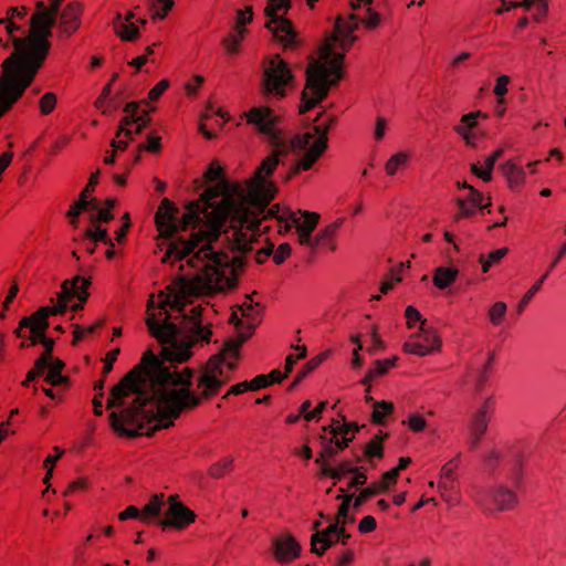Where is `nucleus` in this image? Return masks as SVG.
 <instances>
[{
    "label": "nucleus",
    "mask_w": 566,
    "mask_h": 566,
    "mask_svg": "<svg viewBox=\"0 0 566 566\" xmlns=\"http://www.w3.org/2000/svg\"><path fill=\"white\" fill-rule=\"evenodd\" d=\"M294 75L289 64L275 55L263 71L261 91L265 98L282 99L286 96L287 87L292 86Z\"/></svg>",
    "instance_id": "obj_7"
},
{
    "label": "nucleus",
    "mask_w": 566,
    "mask_h": 566,
    "mask_svg": "<svg viewBox=\"0 0 566 566\" xmlns=\"http://www.w3.org/2000/svg\"><path fill=\"white\" fill-rule=\"evenodd\" d=\"M495 359L494 352L489 353L488 360L484 364V366L478 371L476 376V387L479 390L483 388V386L486 384L489 378V373L492 369L493 363Z\"/></svg>",
    "instance_id": "obj_41"
},
{
    "label": "nucleus",
    "mask_w": 566,
    "mask_h": 566,
    "mask_svg": "<svg viewBox=\"0 0 566 566\" xmlns=\"http://www.w3.org/2000/svg\"><path fill=\"white\" fill-rule=\"evenodd\" d=\"M22 93L0 81V117L8 112L21 97Z\"/></svg>",
    "instance_id": "obj_23"
},
{
    "label": "nucleus",
    "mask_w": 566,
    "mask_h": 566,
    "mask_svg": "<svg viewBox=\"0 0 566 566\" xmlns=\"http://www.w3.org/2000/svg\"><path fill=\"white\" fill-rule=\"evenodd\" d=\"M49 327V321H44L42 318H38L35 325L31 329L30 336V345H36L38 343H43L46 338L45 331Z\"/></svg>",
    "instance_id": "obj_37"
},
{
    "label": "nucleus",
    "mask_w": 566,
    "mask_h": 566,
    "mask_svg": "<svg viewBox=\"0 0 566 566\" xmlns=\"http://www.w3.org/2000/svg\"><path fill=\"white\" fill-rule=\"evenodd\" d=\"M387 486L384 483H374L366 489L361 490L359 495L355 499L353 503V509L358 511L360 506L367 501L369 497L379 494L380 492H386Z\"/></svg>",
    "instance_id": "obj_29"
},
{
    "label": "nucleus",
    "mask_w": 566,
    "mask_h": 566,
    "mask_svg": "<svg viewBox=\"0 0 566 566\" xmlns=\"http://www.w3.org/2000/svg\"><path fill=\"white\" fill-rule=\"evenodd\" d=\"M245 34L244 29H238L233 32L229 33L226 38L222 39V45L229 54H235L239 51V45L241 40Z\"/></svg>",
    "instance_id": "obj_32"
},
{
    "label": "nucleus",
    "mask_w": 566,
    "mask_h": 566,
    "mask_svg": "<svg viewBox=\"0 0 566 566\" xmlns=\"http://www.w3.org/2000/svg\"><path fill=\"white\" fill-rule=\"evenodd\" d=\"M343 222L344 219H337L324 229H321L315 237H312V243H308L307 247L311 249L327 247L331 251H335L336 244L334 243V237Z\"/></svg>",
    "instance_id": "obj_19"
},
{
    "label": "nucleus",
    "mask_w": 566,
    "mask_h": 566,
    "mask_svg": "<svg viewBox=\"0 0 566 566\" xmlns=\"http://www.w3.org/2000/svg\"><path fill=\"white\" fill-rule=\"evenodd\" d=\"M28 15V8L10 7L6 17L0 18V28H3L4 36H0V44L4 49L11 48L9 56L1 64L0 81L20 93L32 84L36 74L43 66L48 55H35L32 15L29 19V28L25 29L19 22Z\"/></svg>",
    "instance_id": "obj_4"
},
{
    "label": "nucleus",
    "mask_w": 566,
    "mask_h": 566,
    "mask_svg": "<svg viewBox=\"0 0 566 566\" xmlns=\"http://www.w3.org/2000/svg\"><path fill=\"white\" fill-rule=\"evenodd\" d=\"M221 177H222V169L218 165V161L214 160L209 165V167L205 174V178L207 181L213 182V181L219 180Z\"/></svg>",
    "instance_id": "obj_55"
},
{
    "label": "nucleus",
    "mask_w": 566,
    "mask_h": 566,
    "mask_svg": "<svg viewBox=\"0 0 566 566\" xmlns=\"http://www.w3.org/2000/svg\"><path fill=\"white\" fill-rule=\"evenodd\" d=\"M298 212L301 216L286 209L281 220L284 221V232H289L292 227H295L300 244L307 247L308 243H312V233L318 223L319 214L306 210Z\"/></svg>",
    "instance_id": "obj_10"
},
{
    "label": "nucleus",
    "mask_w": 566,
    "mask_h": 566,
    "mask_svg": "<svg viewBox=\"0 0 566 566\" xmlns=\"http://www.w3.org/2000/svg\"><path fill=\"white\" fill-rule=\"evenodd\" d=\"M245 116L274 148L248 186L237 187L217 205L211 199L218 197L219 191L209 188L201 200L187 206L181 217L179 209L165 198L155 216L158 231L170 241L163 262L175 255L180 261L187 259V266L192 270L179 279L178 286L170 285L167 293L159 292L157 312L153 296L147 303V328L163 345L164 360L170 363L186 361L191 356V346L200 340L208 343L211 336V331L202 324L201 307L185 312V296L233 289L238 271L244 265L243 255L254 249L262 235L263 219H276L280 232H284L281 217L287 208L281 210L279 205L269 208L276 187L265 176L272 175L280 157L290 151L303 153V156L286 179L311 169L326 150L327 134L335 122L329 117L311 130L292 136L279 126L280 117L269 107H253Z\"/></svg>",
    "instance_id": "obj_1"
},
{
    "label": "nucleus",
    "mask_w": 566,
    "mask_h": 566,
    "mask_svg": "<svg viewBox=\"0 0 566 566\" xmlns=\"http://www.w3.org/2000/svg\"><path fill=\"white\" fill-rule=\"evenodd\" d=\"M150 120L149 116H142L136 118V122H134L129 128L133 130L132 137H128V139L134 140V136L140 134L148 125ZM125 137V135H123ZM127 138V136H126Z\"/></svg>",
    "instance_id": "obj_54"
},
{
    "label": "nucleus",
    "mask_w": 566,
    "mask_h": 566,
    "mask_svg": "<svg viewBox=\"0 0 566 566\" xmlns=\"http://www.w3.org/2000/svg\"><path fill=\"white\" fill-rule=\"evenodd\" d=\"M535 3L537 6L536 12L534 13V19L539 21L546 15L548 11L547 0H523V7L527 10H530Z\"/></svg>",
    "instance_id": "obj_42"
},
{
    "label": "nucleus",
    "mask_w": 566,
    "mask_h": 566,
    "mask_svg": "<svg viewBox=\"0 0 566 566\" xmlns=\"http://www.w3.org/2000/svg\"><path fill=\"white\" fill-rule=\"evenodd\" d=\"M253 11L252 7H247L245 10L237 11V25L234 30L243 29L242 27L252 21Z\"/></svg>",
    "instance_id": "obj_53"
},
{
    "label": "nucleus",
    "mask_w": 566,
    "mask_h": 566,
    "mask_svg": "<svg viewBox=\"0 0 566 566\" xmlns=\"http://www.w3.org/2000/svg\"><path fill=\"white\" fill-rule=\"evenodd\" d=\"M397 357L391 359L375 360L374 368H370L361 380V384L366 386V391H370V382L379 376H384L392 368L397 361Z\"/></svg>",
    "instance_id": "obj_20"
},
{
    "label": "nucleus",
    "mask_w": 566,
    "mask_h": 566,
    "mask_svg": "<svg viewBox=\"0 0 566 566\" xmlns=\"http://www.w3.org/2000/svg\"><path fill=\"white\" fill-rule=\"evenodd\" d=\"M455 202L460 209L459 213H457L454 216V219L455 220H460L462 218H472L474 217L475 214V210L470 207L469 205H467V200H464L463 198H457L455 199Z\"/></svg>",
    "instance_id": "obj_51"
},
{
    "label": "nucleus",
    "mask_w": 566,
    "mask_h": 566,
    "mask_svg": "<svg viewBox=\"0 0 566 566\" xmlns=\"http://www.w3.org/2000/svg\"><path fill=\"white\" fill-rule=\"evenodd\" d=\"M232 464H233V458H231V457L226 458L224 460L212 464L209 469V474L212 478L219 479L224 474L226 470H230L232 468Z\"/></svg>",
    "instance_id": "obj_45"
},
{
    "label": "nucleus",
    "mask_w": 566,
    "mask_h": 566,
    "mask_svg": "<svg viewBox=\"0 0 566 566\" xmlns=\"http://www.w3.org/2000/svg\"><path fill=\"white\" fill-rule=\"evenodd\" d=\"M366 11L368 17L365 19H360L355 13H350L348 20L338 15L333 32L325 38L319 48L318 56L310 57L305 72V87L301 96V114H305L323 102L327 97L329 90L342 80L345 55L335 51L336 44L344 51H348L353 43L357 41L354 32L358 29L359 21L368 29L379 25V13L369 7Z\"/></svg>",
    "instance_id": "obj_3"
},
{
    "label": "nucleus",
    "mask_w": 566,
    "mask_h": 566,
    "mask_svg": "<svg viewBox=\"0 0 566 566\" xmlns=\"http://www.w3.org/2000/svg\"><path fill=\"white\" fill-rule=\"evenodd\" d=\"M289 8V0H269L265 8L268 18L265 27L285 49H295L298 44L297 33L292 22L277 13L280 10H287Z\"/></svg>",
    "instance_id": "obj_9"
},
{
    "label": "nucleus",
    "mask_w": 566,
    "mask_h": 566,
    "mask_svg": "<svg viewBox=\"0 0 566 566\" xmlns=\"http://www.w3.org/2000/svg\"><path fill=\"white\" fill-rule=\"evenodd\" d=\"M95 213L90 216V222L92 226H95L99 222L108 223L114 219V216L108 209L99 208V203L97 202V209H92Z\"/></svg>",
    "instance_id": "obj_44"
},
{
    "label": "nucleus",
    "mask_w": 566,
    "mask_h": 566,
    "mask_svg": "<svg viewBox=\"0 0 566 566\" xmlns=\"http://www.w3.org/2000/svg\"><path fill=\"white\" fill-rule=\"evenodd\" d=\"M328 356V352L321 353L311 360H308L303 368L298 371L301 374V377H306L310 375L313 370H315Z\"/></svg>",
    "instance_id": "obj_46"
},
{
    "label": "nucleus",
    "mask_w": 566,
    "mask_h": 566,
    "mask_svg": "<svg viewBox=\"0 0 566 566\" xmlns=\"http://www.w3.org/2000/svg\"><path fill=\"white\" fill-rule=\"evenodd\" d=\"M120 350L119 348H115L107 353L106 358L104 360V367H103V374L107 375L113 370V364L117 359V356L119 355Z\"/></svg>",
    "instance_id": "obj_61"
},
{
    "label": "nucleus",
    "mask_w": 566,
    "mask_h": 566,
    "mask_svg": "<svg viewBox=\"0 0 566 566\" xmlns=\"http://www.w3.org/2000/svg\"><path fill=\"white\" fill-rule=\"evenodd\" d=\"M376 520L371 515H367L360 520L358 530L360 533H369L376 528Z\"/></svg>",
    "instance_id": "obj_64"
},
{
    "label": "nucleus",
    "mask_w": 566,
    "mask_h": 566,
    "mask_svg": "<svg viewBox=\"0 0 566 566\" xmlns=\"http://www.w3.org/2000/svg\"><path fill=\"white\" fill-rule=\"evenodd\" d=\"M135 14L134 12H128L123 19L122 13H117L113 21L114 32L123 40V41H135L139 36V27L136 22H134Z\"/></svg>",
    "instance_id": "obj_16"
},
{
    "label": "nucleus",
    "mask_w": 566,
    "mask_h": 566,
    "mask_svg": "<svg viewBox=\"0 0 566 566\" xmlns=\"http://www.w3.org/2000/svg\"><path fill=\"white\" fill-rule=\"evenodd\" d=\"M352 474H354V476L348 483L349 488L357 489L366 483L367 475L363 467L357 468Z\"/></svg>",
    "instance_id": "obj_56"
},
{
    "label": "nucleus",
    "mask_w": 566,
    "mask_h": 566,
    "mask_svg": "<svg viewBox=\"0 0 566 566\" xmlns=\"http://www.w3.org/2000/svg\"><path fill=\"white\" fill-rule=\"evenodd\" d=\"M403 350L422 357L432 353V347L419 340H408L403 344Z\"/></svg>",
    "instance_id": "obj_39"
},
{
    "label": "nucleus",
    "mask_w": 566,
    "mask_h": 566,
    "mask_svg": "<svg viewBox=\"0 0 566 566\" xmlns=\"http://www.w3.org/2000/svg\"><path fill=\"white\" fill-rule=\"evenodd\" d=\"M361 427H359L356 422H345L343 424L339 423V421L334 420L333 423L329 427H324V431H329L331 434H334L335 437L338 434H349L354 436L360 430Z\"/></svg>",
    "instance_id": "obj_31"
},
{
    "label": "nucleus",
    "mask_w": 566,
    "mask_h": 566,
    "mask_svg": "<svg viewBox=\"0 0 566 566\" xmlns=\"http://www.w3.org/2000/svg\"><path fill=\"white\" fill-rule=\"evenodd\" d=\"M331 439H334V446L337 448V451H342L348 447L349 442L354 440V433L352 436L338 434L336 437L332 434Z\"/></svg>",
    "instance_id": "obj_62"
},
{
    "label": "nucleus",
    "mask_w": 566,
    "mask_h": 566,
    "mask_svg": "<svg viewBox=\"0 0 566 566\" xmlns=\"http://www.w3.org/2000/svg\"><path fill=\"white\" fill-rule=\"evenodd\" d=\"M509 252L507 248L497 249L489 253L488 256L481 254L479 256V262L482 265V271L486 273L491 266L497 262H500Z\"/></svg>",
    "instance_id": "obj_33"
},
{
    "label": "nucleus",
    "mask_w": 566,
    "mask_h": 566,
    "mask_svg": "<svg viewBox=\"0 0 566 566\" xmlns=\"http://www.w3.org/2000/svg\"><path fill=\"white\" fill-rule=\"evenodd\" d=\"M407 161V155L403 153H397L394 156L389 158V160L386 164V172L389 176H394L398 168L403 166Z\"/></svg>",
    "instance_id": "obj_43"
},
{
    "label": "nucleus",
    "mask_w": 566,
    "mask_h": 566,
    "mask_svg": "<svg viewBox=\"0 0 566 566\" xmlns=\"http://www.w3.org/2000/svg\"><path fill=\"white\" fill-rule=\"evenodd\" d=\"M395 406L390 401L381 400L374 402L371 421L378 426L386 423L387 417L392 413Z\"/></svg>",
    "instance_id": "obj_28"
},
{
    "label": "nucleus",
    "mask_w": 566,
    "mask_h": 566,
    "mask_svg": "<svg viewBox=\"0 0 566 566\" xmlns=\"http://www.w3.org/2000/svg\"><path fill=\"white\" fill-rule=\"evenodd\" d=\"M90 209H97V199H85V193H80L78 200L71 205L66 217L71 219V224L76 227L78 216Z\"/></svg>",
    "instance_id": "obj_22"
},
{
    "label": "nucleus",
    "mask_w": 566,
    "mask_h": 566,
    "mask_svg": "<svg viewBox=\"0 0 566 566\" xmlns=\"http://www.w3.org/2000/svg\"><path fill=\"white\" fill-rule=\"evenodd\" d=\"M164 505V495L163 494H156L154 495L149 503L146 504L143 510L140 511V518L143 522H150L156 521L157 524H159V520L161 518V511Z\"/></svg>",
    "instance_id": "obj_21"
},
{
    "label": "nucleus",
    "mask_w": 566,
    "mask_h": 566,
    "mask_svg": "<svg viewBox=\"0 0 566 566\" xmlns=\"http://www.w3.org/2000/svg\"><path fill=\"white\" fill-rule=\"evenodd\" d=\"M406 318H407L408 327H410V328L413 326V324L416 322H421V323L423 322L420 312L411 305H409L406 308Z\"/></svg>",
    "instance_id": "obj_60"
},
{
    "label": "nucleus",
    "mask_w": 566,
    "mask_h": 566,
    "mask_svg": "<svg viewBox=\"0 0 566 566\" xmlns=\"http://www.w3.org/2000/svg\"><path fill=\"white\" fill-rule=\"evenodd\" d=\"M503 153L502 148L496 149L485 159V169H482L479 164H473L471 166V171L483 181H490L492 179V171L495 163L502 157Z\"/></svg>",
    "instance_id": "obj_24"
},
{
    "label": "nucleus",
    "mask_w": 566,
    "mask_h": 566,
    "mask_svg": "<svg viewBox=\"0 0 566 566\" xmlns=\"http://www.w3.org/2000/svg\"><path fill=\"white\" fill-rule=\"evenodd\" d=\"M501 168L509 181L510 188L516 189L524 184L525 172L522 168L515 166L511 161L505 163Z\"/></svg>",
    "instance_id": "obj_26"
},
{
    "label": "nucleus",
    "mask_w": 566,
    "mask_h": 566,
    "mask_svg": "<svg viewBox=\"0 0 566 566\" xmlns=\"http://www.w3.org/2000/svg\"><path fill=\"white\" fill-rule=\"evenodd\" d=\"M388 438V433L379 431L365 447L364 455L371 461L374 457L381 459L384 457L382 441Z\"/></svg>",
    "instance_id": "obj_27"
},
{
    "label": "nucleus",
    "mask_w": 566,
    "mask_h": 566,
    "mask_svg": "<svg viewBox=\"0 0 566 566\" xmlns=\"http://www.w3.org/2000/svg\"><path fill=\"white\" fill-rule=\"evenodd\" d=\"M347 525L331 523L322 532L314 533L311 537L312 553L322 556L336 544L347 545L350 534L346 531Z\"/></svg>",
    "instance_id": "obj_11"
},
{
    "label": "nucleus",
    "mask_w": 566,
    "mask_h": 566,
    "mask_svg": "<svg viewBox=\"0 0 566 566\" xmlns=\"http://www.w3.org/2000/svg\"><path fill=\"white\" fill-rule=\"evenodd\" d=\"M507 311V306L504 302H495L489 310V318L490 322L497 326L502 323L503 318L505 317Z\"/></svg>",
    "instance_id": "obj_40"
},
{
    "label": "nucleus",
    "mask_w": 566,
    "mask_h": 566,
    "mask_svg": "<svg viewBox=\"0 0 566 566\" xmlns=\"http://www.w3.org/2000/svg\"><path fill=\"white\" fill-rule=\"evenodd\" d=\"M273 554L277 562L289 563L297 558L301 545L292 535H282L272 539Z\"/></svg>",
    "instance_id": "obj_14"
},
{
    "label": "nucleus",
    "mask_w": 566,
    "mask_h": 566,
    "mask_svg": "<svg viewBox=\"0 0 566 566\" xmlns=\"http://www.w3.org/2000/svg\"><path fill=\"white\" fill-rule=\"evenodd\" d=\"M168 504L169 505L166 511V517L164 520H159V525L163 527V530L168 527L184 530L195 521V513L186 507L181 502H179L176 495L169 496Z\"/></svg>",
    "instance_id": "obj_12"
},
{
    "label": "nucleus",
    "mask_w": 566,
    "mask_h": 566,
    "mask_svg": "<svg viewBox=\"0 0 566 566\" xmlns=\"http://www.w3.org/2000/svg\"><path fill=\"white\" fill-rule=\"evenodd\" d=\"M460 454H458L454 459L450 460L448 463H446L441 470V478L446 481L452 480V474L454 469L458 467Z\"/></svg>",
    "instance_id": "obj_58"
},
{
    "label": "nucleus",
    "mask_w": 566,
    "mask_h": 566,
    "mask_svg": "<svg viewBox=\"0 0 566 566\" xmlns=\"http://www.w3.org/2000/svg\"><path fill=\"white\" fill-rule=\"evenodd\" d=\"M125 116L120 119L117 127V137L125 135L132 137L133 130L129 126L136 122V118L142 116H149L146 109L140 111L138 102H129L124 106Z\"/></svg>",
    "instance_id": "obj_18"
},
{
    "label": "nucleus",
    "mask_w": 566,
    "mask_h": 566,
    "mask_svg": "<svg viewBox=\"0 0 566 566\" xmlns=\"http://www.w3.org/2000/svg\"><path fill=\"white\" fill-rule=\"evenodd\" d=\"M472 497L489 514L513 510L517 504L515 492L502 482L476 488Z\"/></svg>",
    "instance_id": "obj_8"
},
{
    "label": "nucleus",
    "mask_w": 566,
    "mask_h": 566,
    "mask_svg": "<svg viewBox=\"0 0 566 566\" xmlns=\"http://www.w3.org/2000/svg\"><path fill=\"white\" fill-rule=\"evenodd\" d=\"M413 338H420L419 342L424 343L426 345H430L432 347V352L438 350L441 346V342L437 336L436 332L424 327V322H422V326L420 327V333L412 336Z\"/></svg>",
    "instance_id": "obj_34"
},
{
    "label": "nucleus",
    "mask_w": 566,
    "mask_h": 566,
    "mask_svg": "<svg viewBox=\"0 0 566 566\" xmlns=\"http://www.w3.org/2000/svg\"><path fill=\"white\" fill-rule=\"evenodd\" d=\"M242 316L248 318L247 332L243 322L234 312L231 319L240 331L234 339H228L217 355L210 357L200 373L198 388L201 395L190 391L192 371L185 368L186 374L167 367L150 349L124 378L111 390L107 409L123 407L120 412L109 413V424L119 436L136 438L174 424L184 409L197 407L201 398L216 395L230 379V373L237 368L231 359L239 358V349L252 335L260 322L262 306L253 303L250 295L239 306Z\"/></svg>",
    "instance_id": "obj_2"
},
{
    "label": "nucleus",
    "mask_w": 566,
    "mask_h": 566,
    "mask_svg": "<svg viewBox=\"0 0 566 566\" xmlns=\"http://www.w3.org/2000/svg\"><path fill=\"white\" fill-rule=\"evenodd\" d=\"M56 95L48 92L40 98V109L43 115H49L56 105Z\"/></svg>",
    "instance_id": "obj_48"
},
{
    "label": "nucleus",
    "mask_w": 566,
    "mask_h": 566,
    "mask_svg": "<svg viewBox=\"0 0 566 566\" xmlns=\"http://www.w3.org/2000/svg\"><path fill=\"white\" fill-rule=\"evenodd\" d=\"M172 0H150L154 19H164L174 7Z\"/></svg>",
    "instance_id": "obj_38"
},
{
    "label": "nucleus",
    "mask_w": 566,
    "mask_h": 566,
    "mask_svg": "<svg viewBox=\"0 0 566 566\" xmlns=\"http://www.w3.org/2000/svg\"><path fill=\"white\" fill-rule=\"evenodd\" d=\"M291 251H292V248L289 243H282L279 245V248L276 249V251L274 252L273 251V261L276 263V264H282L286 258L290 256L291 254Z\"/></svg>",
    "instance_id": "obj_52"
},
{
    "label": "nucleus",
    "mask_w": 566,
    "mask_h": 566,
    "mask_svg": "<svg viewBox=\"0 0 566 566\" xmlns=\"http://www.w3.org/2000/svg\"><path fill=\"white\" fill-rule=\"evenodd\" d=\"M85 237L93 242H103L105 244L114 247V243L112 242L111 238L108 237L107 230L105 228H101L99 226L95 224L94 229L88 228L85 230Z\"/></svg>",
    "instance_id": "obj_36"
},
{
    "label": "nucleus",
    "mask_w": 566,
    "mask_h": 566,
    "mask_svg": "<svg viewBox=\"0 0 566 566\" xmlns=\"http://www.w3.org/2000/svg\"><path fill=\"white\" fill-rule=\"evenodd\" d=\"M463 199L467 200V205L482 208L483 195L474 187H470L468 197Z\"/></svg>",
    "instance_id": "obj_57"
},
{
    "label": "nucleus",
    "mask_w": 566,
    "mask_h": 566,
    "mask_svg": "<svg viewBox=\"0 0 566 566\" xmlns=\"http://www.w3.org/2000/svg\"><path fill=\"white\" fill-rule=\"evenodd\" d=\"M63 0H49L50 6L43 1H38L35 11L32 14L34 53L35 55H49L51 50L50 38L52 36V29L57 22V14L60 12L61 3Z\"/></svg>",
    "instance_id": "obj_6"
},
{
    "label": "nucleus",
    "mask_w": 566,
    "mask_h": 566,
    "mask_svg": "<svg viewBox=\"0 0 566 566\" xmlns=\"http://www.w3.org/2000/svg\"><path fill=\"white\" fill-rule=\"evenodd\" d=\"M353 503L352 496H345L344 502L338 506L337 515L333 523H340L342 525L353 524L355 522V517L348 513Z\"/></svg>",
    "instance_id": "obj_35"
},
{
    "label": "nucleus",
    "mask_w": 566,
    "mask_h": 566,
    "mask_svg": "<svg viewBox=\"0 0 566 566\" xmlns=\"http://www.w3.org/2000/svg\"><path fill=\"white\" fill-rule=\"evenodd\" d=\"M402 423L408 424L413 432H420L426 428L427 421L421 415L412 413L409 416L408 420Z\"/></svg>",
    "instance_id": "obj_49"
},
{
    "label": "nucleus",
    "mask_w": 566,
    "mask_h": 566,
    "mask_svg": "<svg viewBox=\"0 0 566 566\" xmlns=\"http://www.w3.org/2000/svg\"><path fill=\"white\" fill-rule=\"evenodd\" d=\"M322 440V450L316 458L315 462L317 464H321L322 467L325 463H328L327 461L333 459L337 453V448L334 446V439H327L324 436H321Z\"/></svg>",
    "instance_id": "obj_30"
},
{
    "label": "nucleus",
    "mask_w": 566,
    "mask_h": 566,
    "mask_svg": "<svg viewBox=\"0 0 566 566\" xmlns=\"http://www.w3.org/2000/svg\"><path fill=\"white\" fill-rule=\"evenodd\" d=\"M161 138L155 134H149L147 136V143H143L138 145V151H149V153H158L161 149L160 144Z\"/></svg>",
    "instance_id": "obj_47"
},
{
    "label": "nucleus",
    "mask_w": 566,
    "mask_h": 566,
    "mask_svg": "<svg viewBox=\"0 0 566 566\" xmlns=\"http://www.w3.org/2000/svg\"><path fill=\"white\" fill-rule=\"evenodd\" d=\"M510 83V77L507 75H501L496 80V84L494 87V94L499 97V104H503L504 99L502 98L507 93V84Z\"/></svg>",
    "instance_id": "obj_50"
},
{
    "label": "nucleus",
    "mask_w": 566,
    "mask_h": 566,
    "mask_svg": "<svg viewBox=\"0 0 566 566\" xmlns=\"http://www.w3.org/2000/svg\"><path fill=\"white\" fill-rule=\"evenodd\" d=\"M459 271L453 268L439 266L436 269L432 281L439 290L449 287L457 280Z\"/></svg>",
    "instance_id": "obj_25"
},
{
    "label": "nucleus",
    "mask_w": 566,
    "mask_h": 566,
    "mask_svg": "<svg viewBox=\"0 0 566 566\" xmlns=\"http://www.w3.org/2000/svg\"><path fill=\"white\" fill-rule=\"evenodd\" d=\"M491 419V415H489L485 408H479L474 411L470 418L468 430H469V447L474 449L481 441V438L488 430V423Z\"/></svg>",
    "instance_id": "obj_15"
},
{
    "label": "nucleus",
    "mask_w": 566,
    "mask_h": 566,
    "mask_svg": "<svg viewBox=\"0 0 566 566\" xmlns=\"http://www.w3.org/2000/svg\"><path fill=\"white\" fill-rule=\"evenodd\" d=\"M57 30L61 38H69L81 25V7L77 2L67 3L57 14Z\"/></svg>",
    "instance_id": "obj_13"
},
{
    "label": "nucleus",
    "mask_w": 566,
    "mask_h": 566,
    "mask_svg": "<svg viewBox=\"0 0 566 566\" xmlns=\"http://www.w3.org/2000/svg\"><path fill=\"white\" fill-rule=\"evenodd\" d=\"M250 390H259L270 385L269 376L258 375L251 381H248Z\"/></svg>",
    "instance_id": "obj_63"
},
{
    "label": "nucleus",
    "mask_w": 566,
    "mask_h": 566,
    "mask_svg": "<svg viewBox=\"0 0 566 566\" xmlns=\"http://www.w3.org/2000/svg\"><path fill=\"white\" fill-rule=\"evenodd\" d=\"M566 255V241L559 248L556 256L549 263L547 271L534 283V285L525 293L517 305V313L522 314L530 303V301L534 297V295L542 289L543 283L548 277L551 271L558 264V262Z\"/></svg>",
    "instance_id": "obj_17"
},
{
    "label": "nucleus",
    "mask_w": 566,
    "mask_h": 566,
    "mask_svg": "<svg viewBox=\"0 0 566 566\" xmlns=\"http://www.w3.org/2000/svg\"><path fill=\"white\" fill-rule=\"evenodd\" d=\"M168 86L169 82L167 80H161L149 91L148 98L151 101L158 99Z\"/></svg>",
    "instance_id": "obj_59"
},
{
    "label": "nucleus",
    "mask_w": 566,
    "mask_h": 566,
    "mask_svg": "<svg viewBox=\"0 0 566 566\" xmlns=\"http://www.w3.org/2000/svg\"><path fill=\"white\" fill-rule=\"evenodd\" d=\"M91 285L90 279H84L81 275H76L72 279H67L62 282L61 291L55 298H51L52 306H42L35 311V317L49 321L51 315L64 314L69 308V303L76 298L77 303L70 306L71 311L77 312L83 310L90 293L88 287Z\"/></svg>",
    "instance_id": "obj_5"
}]
</instances>
